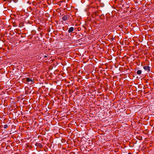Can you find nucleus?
<instances>
[{"label":"nucleus","mask_w":154,"mask_h":154,"mask_svg":"<svg viewBox=\"0 0 154 154\" xmlns=\"http://www.w3.org/2000/svg\"><path fill=\"white\" fill-rule=\"evenodd\" d=\"M25 79L28 84L31 85L34 82L32 79L29 78H26Z\"/></svg>","instance_id":"nucleus-1"},{"label":"nucleus","mask_w":154,"mask_h":154,"mask_svg":"<svg viewBox=\"0 0 154 154\" xmlns=\"http://www.w3.org/2000/svg\"><path fill=\"white\" fill-rule=\"evenodd\" d=\"M8 127V125H5L4 126V128L5 129H6Z\"/></svg>","instance_id":"nucleus-10"},{"label":"nucleus","mask_w":154,"mask_h":154,"mask_svg":"<svg viewBox=\"0 0 154 154\" xmlns=\"http://www.w3.org/2000/svg\"><path fill=\"white\" fill-rule=\"evenodd\" d=\"M9 89V88L8 89H6V91H5V92H7V93H8V91H7V90H8V89Z\"/></svg>","instance_id":"nucleus-13"},{"label":"nucleus","mask_w":154,"mask_h":154,"mask_svg":"<svg viewBox=\"0 0 154 154\" xmlns=\"http://www.w3.org/2000/svg\"><path fill=\"white\" fill-rule=\"evenodd\" d=\"M29 89V87H25V90L26 91H27Z\"/></svg>","instance_id":"nucleus-11"},{"label":"nucleus","mask_w":154,"mask_h":154,"mask_svg":"<svg viewBox=\"0 0 154 154\" xmlns=\"http://www.w3.org/2000/svg\"><path fill=\"white\" fill-rule=\"evenodd\" d=\"M143 69L149 72L150 71V67L148 66H144L143 67Z\"/></svg>","instance_id":"nucleus-3"},{"label":"nucleus","mask_w":154,"mask_h":154,"mask_svg":"<svg viewBox=\"0 0 154 154\" xmlns=\"http://www.w3.org/2000/svg\"><path fill=\"white\" fill-rule=\"evenodd\" d=\"M48 90V89L47 88H45V87H40L38 89L39 91L40 92V91H42V93L43 92V91H47Z\"/></svg>","instance_id":"nucleus-2"},{"label":"nucleus","mask_w":154,"mask_h":154,"mask_svg":"<svg viewBox=\"0 0 154 154\" xmlns=\"http://www.w3.org/2000/svg\"><path fill=\"white\" fill-rule=\"evenodd\" d=\"M97 15V13L94 12L92 13V16L93 17H95Z\"/></svg>","instance_id":"nucleus-8"},{"label":"nucleus","mask_w":154,"mask_h":154,"mask_svg":"<svg viewBox=\"0 0 154 154\" xmlns=\"http://www.w3.org/2000/svg\"><path fill=\"white\" fill-rule=\"evenodd\" d=\"M50 154H52L50 153Z\"/></svg>","instance_id":"nucleus-20"},{"label":"nucleus","mask_w":154,"mask_h":154,"mask_svg":"<svg viewBox=\"0 0 154 154\" xmlns=\"http://www.w3.org/2000/svg\"><path fill=\"white\" fill-rule=\"evenodd\" d=\"M4 87H0V90L2 89Z\"/></svg>","instance_id":"nucleus-15"},{"label":"nucleus","mask_w":154,"mask_h":154,"mask_svg":"<svg viewBox=\"0 0 154 154\" xmlns=\"http://www.w3.org/2000/svg\"><path fill=\"white\" fill-rule=\"evenodd\" d=\"M128 154H132L131 153L129 152L128 153Z\"/></svg>","instance_id":"nucleus-19"},{"label":"nucleus","mask_w":154,"mask_h":154,"mask_svg":"<svg viewBox=\"0 0 154 154\" xmlns=\"http://www.w3.org/2000/svg\"><path fill=\"white\" fill-rule=\"evenodd\" d=\"M47 57H48V55H45V56H44V57H45V58H47Z\"/></svg>","instance_id":"nucleus-14"},{"label":"nucleus","mask_w":154,"mask_h":154,"mask_svg":"<svg viewBox=\"0 0 154 154\" xmlns=\"http://www.w3.org/2000/svg\"><path fill=\"white\" fill-rule=\"evenodd\" d=\"M35 145L36 146L38 147H41L42 146V144L40 143H36Z\"/></svg>","instance_id":"nucleus-6"},{"label":"nucleus","mask_w":154,"mask_h":154,"mask_svg":"<svg viewBox=\"0 0 154 154\" xmlns=\"http://www.w3.org/2000/svg\"><path fill=\"white\" fill-rule=\"evenodd\" d=\"M74 89L73 87H72V88L71 89H69V93H73L74 91Z\"/></svg>","instance_id":"nucleus-9"},{"label":"nucleus","mask_w":154,"mask_h":154,"mask_svg":"<svg viewBox=\"0 0 154 154\" xmlns=\"http://www.w3.org/2000/svg\"><path fill=\"white\" fill-rule=\"evenodd\" d=\"M144 92H145V93H147V92H149V91H148V92H146L145 91H145H144Z\"/></svg>","instance_id":"nucleus-17"},{"label":"nucleus","mask_w":154,"mask_h":154,"mask_svg":"<svg viewBox=\"0 0 154 154\" xmlns=\"http://www.w3.org/2000/svg\"><path fill=\"white\" fill-rule=\"evenodd\" d=\"M74 28L73 27H71L69 28L68 30V32L69 33H70L72 32L74 30Z\"/></svg>","instance_id":"nucleus-5"},{"label":"nucleus","mask_w":154,"mask_h":154,"mask_svg":"<svg viewBox=\"0 0 154 154\" xmlns=\"http://www.w3.org/2000/svg\"><path fill=\"white\" fill-rule=\"evenodd\" d=\"M143 88H144V87H143ZM147 87H145V88H143V89H146Z\"/></svg>","instance_id":"nucleus-18"},{"label":"nucleus","mask_w":154,"mask_h":154,"mask_svg":"<svg viewBox=\"0 0 154 154\" xmlns=\"http://www.w3.org/2000/svg\"><path fill=\"white\" fill-rule=\"evenodd\" d=\"M153 88H152V87H150V89H151V91L152 90V89Z\"/></svg>","instance_id":"nucleus-16"},{"label":"nucleus","mask_w":154,"mask_h":154,"mask_svg":"<svg viewBox=\"0 0 154 154\" xmlns=\"http://www.w3.org/2000/svg\"><path fill=\"white\" fill-rule=\"evenodd\" d=\"M141 72H142V71H141V70H137V74L138 75H139L141 74Z\"/></svg>","instance_id":"nucleus-7"},{"label":"nucleus","mask_w":154,"mask_h":154,"mask_svg":"<svg viewBox=\"0 0 154 154\" xmlns=\"http://www.w3.org/2000/svg\"><path fill=\"white\" fill-rule=\"evenodd\" d=\"M68 17V15H64L62 17V19L64 21H65L67 19Z\"/></svg>","instance_id":"nucleus-4"},{"label":"nucleus","mask_w":154,"mask_h":154,"mask_svg":"<svg viewBox=\"0 0 154 154\" xmlns=\"http://www.w3.org/2000/svg\"><path fill=\"white\" fill-rule=\"evenodd\" d=\"M74 88H75L74 90H75V89H76V90H79V89L80 88H79V87H77L76 88L75 87H74Z\"/></svg>","instance_id":"nucleus-12"}]
</instances>
